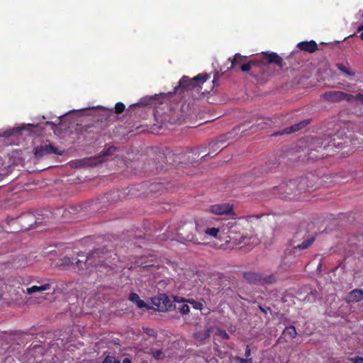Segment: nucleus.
<instances>
[{"label":"nucleus","mask_w":363,"mask_h":363,"mask_svg":"<svg viewBox=\"0 0 363 363\" xmlns=\"http://www.w3.org/2000/svg\"><path fill=\"white\" fill-rule=\"evenodd\" d=\"M111 257V252L105 248L96 249L86 255L83 252L77 254V257L65 256L61 259L60 265L69 266L75 264L80 269H84L89 266L110 267L111 262L108 259Z\"/></svg>","instance_id":"nucleus-1"},{"label":"nucleus","mask_w":363,"mask_h":363,"mask_svg":"<svg viewBox=\"0 0 363 363\" xmlns=\"http://www.w3.org/2000/svg\"><path fill=\"white\" fill-rule=\"evenodd\" d=\"M194 221L200 245L206 244L208 239H221V220L212 216H206L198 218Z\"/></svg>","instance_id":"nucleus-2"},{"label":"nucleus","mask_w":363,"mask_h":363,"mask_svg":"<svg viewBox=\"0 0 363 363\" xmlns=\"http://www.w3.org/2000/svg\"><path fill=\"white\" fill-rule=\"evenodd\" d=\"M308 182L306 177L289 180L275 186L273 194L282 199H298L302 193L309 191Z\"/></svg>","instance_id":"nucleus-3"},{"label":"nucleus","mask_w":363,"mask_h":363,"mask_svg":"<svg viewBox=\"0 0 363 363\" xmlns=\"http://www.w3.org/2000/svg\"><path fill=\"white\" fill-rule=\"evenodd\" d=\"M243 219L235 216L230 219L221 220L220 235L223 234L229 239L226 240V242L232 241L234 245H238L242 241L243 236L241 235V231L243 230V226L241 222Z\"/></svg>","instance_id":"nucleus-4"},{"label":"nucleus","mask_w":363,"mask_h":363,"mask_svg":"<svg viewBox=\"0 0 363 363\" xmlns=\"http://www.w3.org/2000/svg\"><path fill=\"white\" fill-rule=\"evenodd\" d=\"M340 145V143L336 144L335 138L332 139L330 137L324 139L315 138L313 140L309 149L308 159L312 160L323 159L328 155V153L325 152L328 148L339 147Z\"/></svg>","instance_id":"nucleus-5"},{"label":"nucleus","mask_w":363,"mask_h":363,"mask_svg":"<svg viewBox=\"0 0 363 363\" xmlns=\"http://www.w3.org/2000/svg\"><path fill=\"white\" fill-rule=\"evenodd\" d=\"M268 65L263 61L252 60L241 65V71L248 72L250 76L258 82L267 80L269 77Z\"/></svg>","instance_id":"nucleus-6"},{"label":"nucleus","mask_w":363,"mask_h":363,"mask_svg":"<svg viewBox=\"0 0 363 363\" xmlns=\"http://www.w3.org/2000/svg\"><path fill=\"white\" fill-rule=\"evenodd\" d=\"M178 237L185 241L192 242L195 245H200L198 238V233L196 232L195 222H186L177 228Z\"/></svg>","instance_id":"nucleus-7"},{"label":"nucleus","mask_w":363,"mask_h":363,"mask_svg":"<svg viewBox=\"0 0 363 363\" xmlns=\"http://www.w3.org/2000/svg\"><path fill=\"white\" fill-rule=\"evenodd\" d=\"M244 279L250 284H272L277 281L274 274L264 275L261 272L253 271L245 272L242 274Z\"/></svg>","instance_id":"nucleus-8"},{"label":"nucleus","mask_w":363,"mask_h":363,"mask_svg":"<svg viewBox=\"0 0 363 363\" xmlns=\"http://www.w3.org/2000/svg\"><path fill=\"white\" fill-rule=\"evenodd\" d=\"M211 78V74L201 73L190 79L189 77L183 76L179 82V87L182 91L191 90L206 82Z\"/></svg>","instance_id":"nucleus-9"},{"label":"nucleus","mask_w":363,"mask_h":363,"mask_svg":"<svg viewBox=\"0 0 363 363\" xmlns=\"http://www.w3.org/2000/svg\"><path fill=\"white\" fill-rule=\"evenodd\" d=\"M152 308L160 312L169 311L173 308L172 301L165 294H160L151 298Z\"/></svg>","instance_id":"nucleus-10"},{"label":"nucleus","mask_w":363,"mask_h":363,"mask_svg":"<svg viewBox=\"0 0 363 363\" xmlns=\"http://www.w3.org/2000/svg\"><path fill=\"white\" fill-rule=\"evenodd\" d=\"M322 98L329 102H340L346 101L351 102L352 94H347L342 91H328L322 94Z\"/></svg>","instance_id":"nucleus-11"},{"label":"nucleus","mask_w":363,"mask_h":363,"mask_svg":"<svg viewBox=\"0 0 363 363\" xmlns=\"http://www.w3.org/2000/svg\"><path fill=\"white\" fill-rule=\"evenodd\" d=\"M233 208V205L229 203H221L211 205L208 211L217 216H232L233 217L235 216Z\"/></svg>","instance_id":"nucleus-12"},{"label":"nucleus","mask_w":363,"mask_h":363,"mask_svg":"<svg viewBox=\"0 0 363 363\" xmlns=\"http://www.w3.org/2000/svg\"><path fill=\"white\" fill-rule=\"evenodd\" d=\"M35 156L36 157H42L45 155L55 154L57 155H62L63 154V151L59 150L55 146L52 144H44L37 146L35 148L34 152Z\"/></svg>","instance_id":"nucleus-13"},{"label":"nucleus","mask_w":363,"mask_h":363,"mask_svg":"<svg viewBox=\"0 0 363 363\" xmlns=\"http://www.w3.org/2000/svg\"><path fill=\"white\" fill-rule=\"evenodd\" d=\"M174 301L175 303H177L179 306L176 307L175 306H173V308H177L178 311L182 314V315H187L189 314L190 311V308L189 305L187 304L188 301L187 299L179 297V296H174Z\"/></svg>","instance_id":"nucleus-14"},{"label":"nucleus","mask_w":363,"mask_h":363,"mask_svg":"<svg viewBox=\"0 0 363 363\" xmlns=\"http://www.w3.org/2000/svg\"><path fill=\"white\" fill-rule=\"evenodd\" d=\"M160 267L155 263H149L147 262H141L140 272L142 274H150L155 277V274L159 270Z\"/></svg>","instance_id":"nucleus-15"},{"label":"nucleus","mask_w":363,"mask_h":363,"mask_svg":"<svg viewBox=\"0 0 363 363\" xmlns=\"http://www.w3.org/2000/svg\"><path fill=\"white\" fill-rule=\"evenodd\" d=\"M297 48L303 51L313 53L318 50V45L315 40L301 41L297 44Z\"/></svg>","instance_id":"nucleus-16"},{"label":"nucleus","mask_w":363,"mask_h":363,"mask_svg":"<svg viewBox=\"0 0 363 363\" xmlns=\"http://www.w3.org/2000/svg\"><path fill=\"white\" fill-rule=\"evenodd\" d=\"M296 335H297V333H296V328L294 326L286 327L284 330V331L282 333V335L279 337L278 342H279V343L287 342L288 340L286 339V337L289 339H294L296 337Z\"/></svg>","instance_id":"nucleus-17"},{"label":"nucleus","mask_w":363,"mask_h":363,"mask_svg":"<svg viewBox=\"0 0 363 363\" xmlns=\"http://www.w3.org/2000/svg\"><path fill=\"white\" fill-rule=\"evenodd\" d=\"M310 121H311L308 119L302 121H301L298 123H296L291 126L286 128L281 133H274V135H277L283 134V133L289 134V133H294V132L298 131V130L303 128L304 127H306L308 124H309Z\"/></svg>","instance_id":"nucleus-18"},{"label":"nucleus","mask_w":363,"mask_h":363,"mask_svg":"<svg viewBox=\"0 0 363 363\" xmlns=\"http://www.w3.org/2000/svg\"><path fill=\"white\" fill-rule=\"evenodd\" d=\"M363 300V289H353L348 293L346 301L350 302H359Z\"/></svg>","instance_id":"nucleus-19"},{"label":"nucleus","mask_w":363,"mask_h":363,"mask_svg":"<svg viewBox=\"0 0 363 363\" xmlns=\"http://www.w3.org/2000/svg\"><path fill=\"white\" fill-rule=\"evenodd\" d=\"M264 56L267 60L266 64L268 65L272 63H274L279 66V68L283 67V60L276 52L266 53Z\"/></svg>","instance_id":"nucleus-20"},{"label":"nucleus","mask_w":363,"mask_h":363,"mask_svg":"<svg viewBox=\"0 0 363 363\" xmlns=\"http://www.w3.org/2000/svg\"><path fill=\"white\" fill-rule=\"evenodd\" d=\"M128 299L134 303L139 308H146L147 310L151 308L143 300L140 299V296L136 293H130Z\"/></svg>","instance_id":"nucleus-21"},{"label":"nucleus","mask_w":363,"mask_h":363,"mask_svg":"<svg viewBox=\"0 0 363 363\" xmlns=\"http://www.w3.org/2000/svg\"><path fill=\"white\" fill-rule=\"evenodd\" d=\"M51 288L52 284L50 283H45L41 286H33L27 288L26 293L30 295L35 292H43L44 291L50 290Z\"/></svg>","instance_id":"nucleus-22"},{"label":"nucleus","mask_w":363,"mask_h":363,"mask_svg":"<svg viewBox=\"0 0 363 363\" xmlns=\"http://www.w3.org/2000/svg\"><path fill=\"white\" fill-rule=\"evenodd\" d=\"M246 60V56H243L240 53L235 54L233 60H231L230 58L228 59V61L230 62V69H235L237 65H240L241 67V65L244 64L243 62Z\"/></svg>","instance_id":"nucleus-23"},{"label":"nucleus","mask_w":363,"mask_h":363,"mask_svg":"<svg viewBox=\"0 0 363 363\" xmlns=\"http://www.w3.org/2000/svg\"><path fill=\"white\" fill-rule=\"evenodd\" d=\"M314 240H315L314 238H308L307 240H304L301 244H298L296 245H294V247L295 249H298V250L307 249L313 243Z\"/></svg>","instance_id":"nucleus-24"},{"label":"nucleus","mask_w":363,"mask_h":363,"mask_svg":"<svg viewBox=\"0 0 363 363\" xmlns=\"http://www.w3.org/2000/svg\"><path fill=\"white\" fill-rule=\"evenodd\" d=\"M337 69L340 70L342 72L345 74L347 76L350 77H354L355 75V72L350 70L349 68H347L344 64L340 63L336 65Z\"/></svg>","instance_id":"nucleus-25"},{"label":"nucleus","mask_w":363,"mask_h":363,"mask_svg":"<svg viewBox=\"0 0 363 363\" xmlns=\"http://www.w3.org/2000/svg\"><path fill=\"white\" fill-rule=\"evenodd\" d=\"M186 301H188V303H190L194 309L201 311L203 308L202 302L195 301L193 298H188Z\"/></svg>","instance_id":"nucleus-26"},{"label":"nucleus","mask_w":363,"mask_h":363,"mask_svg":"<svg viewBox=\"0 0 363 363\" xmlns=\"http://www.w3.org/2000/svg\"><path fill=\"white\" fill-rule=\"evenodd\" d=\"M101 363H121V362L114 356L107 355Z\"/></svg>","instance_id":"nucleus-27"},{"label":"nucleus","mask_w":363,"mask_h":363,"mask_svg":"<svg viewBox=\"0 0 363 363\" xmlns=\"http://www.w3.org/2000/svg\"><path fill=\"white\" fill-rule=\"evenodd\" d=\"M125 106L123 103L118 102L116 104V106H115V113L116 114L122 113L125 111Z\"/></svg>","instance_id":"nucleus-28"},{"label":"nucleus","mask_w":363,"mask_h":363,"mask_svg":"<svg viewBox=\"0 0 363 363\" xmlns=\"http://www.w3.org/2000/svg\"><path fill=\"white\" fill-rule=\"evenodd\" d=\"M216 335H219L223 340H229L230 336L225 330L217 328Z\"/></svg>","instance_id":"nucleus-29"},{"label":"nucleus","mask_w":363,"mask_h":363,"mask_svg":"<svg viewBox=\"0 0 363 363\" xmlns=\"http://www.w3.org/2000/svg\"><path fill=\"white\" fill-rule=\"evenodd\" d=\"M353 101H358L360 104H363V94L359 93L356 95H352L351 102Z\"/></svg>","instance_id":"nucleus-30"},{"label":"nucleus","mask_w":363,"mask_h":363,"mask_svg":"<svg viewBox=\"0 0 363 363\" xmlns=\"http://www.w3.org/2000/svg\"><path fill=\"white\" fill-rule=\"evenodd\" d=\"M143 330L144 333L146 335H147L148 336L156 337V335H157V332L153 329L143 328Z\"/></svg>","instance_id":"nucleus-31"},{"label":"nucleus","mask_w":363,"mask_h":363,"mask_svg":"<svg viewBox=\"0 0 363 363\" xmlns=\"http://www.w3.org/2000/svg\"><path fill=\"white\" fill-rule=\"evenodd\" d=\"M348 360L352 363H363V357L359 356L355 357H350L348 358Z\"/></svg>","instance_id":"nucleus-32"},{"label":"nucleus","mask_w":363,"mask_h":363,"mask_svg":"<svg viewBox=\"0 0 363 363\" xmlns=\"http://www.w3.org/2000/svg\"><path fill=\"white\" fill-rule=\"evenodd\" d=\"M219 77H220V74L219 72H216L214 74V76H213V79L212 80V83L213 84V86H218V80L219 79Z\"/></svg>","instance_id":"nucleus-33"},{"label":"nucleus","mask_w":363,"mask_h":363,"mask_svg":"<svg viewBox=\"0 0 363 363\" xmlns=\"http://www.w3.org/2000/svg\"><path fill=\"white\" fill-rule=\"evenodd\" d=\"M162 352L161 350H153L152 352V356L156 359H159L160 357H161V355H162Z\"/></svg>","instance_id":"nucleus-34"},{"label":"nucleus","mask_w":363,"mask_h":363,"mask_svg":"<svg viewBox=\"0 0 363 363\" xmlns=\"http://www.w3.org/2000/svg\"><path fill=\"white\" fill-rule=\"evenodd\" d=\"M245 354L246 357H249L251 354V350L249 345H247L245 347Z\"/></svg>","instance_id":"nucleus-35"},{"label":"nucleus","mask_w":363,"mask_h":363,"mask_svg":"<svg viewBox=\"0 0 363 363\" xmlns=\"http://www.w3.org/2000/svg\"><path fill=\"white\" fill-rule=\"evenodd\" d=\"M235 359L238 361L240 363H245L246 362V359H244L242 357H235Z\"/></svg>","instance_id":"nucleus-36"},{"label":"nucleus","mask_w":363,"mask_h":363,"mask_svg":"<svg viewBox=\"0 0 363 363\" xmlns=\"http://www.w3.org/2000/svg\"><path fill=\"white\" fill-rule=\"evenodd\" d=\"M123 363H132L131 360L129 358H125L123 360Z\"/></svg>","instance_id":"nucleus-37"},{"label":"nucleus","mask_w":363,"mask_h":363,"mask_svg":"<svg viewBox=\"0 0 363 363\" xmlns=\"http://www.w3.org/2000/svg\"><path fill=\"white\" fill-rule=\"evenodd\" d=\"M245 363H252V359L247 357Z\"/></svg>","instance_id":"nucleus-38"},{"label":"nucleus","mask_w":363,"mask_h":363,"mask_svg":"<svg viewBox=\"0 0 363 363\" xmlns=\"http://www.w3.org/2000/svg\"><path fill=\"white\" fill-rule=\"evenodd\" d=\"M362 30H363V24L362 26H359L357 28L358 32H360Z\"/></svg>","instance_id":"nucleus-39"},{"label":"nucleus","mask_w":363,"mask_h":363,"mask_svg":"<svg viewBox=\"0 0 363 363\" xmlns=\"http://www.w3.org/2000/svg\"><path fill=\"white\" fill-rule=\"evenodd\" d=\"M209 336V333H208V331H206L204 335H203V337L206 338V337H208Z\"/></svg>","instance_id":"nucleus-40"},{"label":"nucleus","mask_w":363,"mask_h":363,"mask_svg":"<svg viewBox=\"0 0 363 363\" xmlns=\"http://www.w3.org/2000/svg\"><path fill=\"white\" fill-rule=\"evenodd\" d=\"M259 308H260V310H261L263 313H267V311H266L264 308H262V307H261V306H259Z\"/></svg>","instance_id":"nucleus-41"},{"label":"nucleus","mask_w":363,"mask_h":363,"mask_svg":"<svg viewBox=\"0 0 363 363\" xmlns=\"http://www.w3.org/2000/svg\"><path fill=\"white\" fill-rule=\"evenodd\" d=\"M219 143H220V142H218V143H213V144H212V145H211V147H213L214 146H217V145H219Z\"/></svg>","instance_id":"nucleus-42"},{"label":"nucleus","mask_w":363,"mask_h":363,"mask_svg":"<svg viewBox=\"0 0 363 363\" xmlns=\"http://www.w3.org/2000/svg\"><path fill=\"white\" fill-rule=\"evenodd\" d=\"M362 32L361 33L359 37L360 38L363 40V30H362Z\"/></svg>","instance_id":"nucleus-43"},{"label":"nucleus","mask_w":363,"mask_h":363,"mask_svg":"<svg viewBox=\"0 0 363 363\" xmlns=\"http://www.w3.org/2000/svg\"><path fill=\"white\" fill-rule=\"evenodd\" d=\"M167 238L171 239V240H173V239H174V237L171 235V236H168V237H167Z\"/></svg>","instance_id":"nucleus-44"},{"label":"nucleus","mask_w":363,"mask_h":363,"mask_svg":"<svg viewBox=\"0 0 363 363\" xmlns=\"http://www.w3.org/2000/svg\"><path fill=\"white\" fill-rule=\"evenodd\" d=\"M205 92H206V93H209V92H210V91L205 90L203 93L204 94Z\"/></svg>","instance_id":"nucleus-45"},{"label":"nucleus","mask_w":363,"mask_h":363,"mask_svg":"<svg viewBox=\"0 0 363 363\" xmlns=\"http://www.w3.org/2000/svg\"><path fill=\"white\" fill-rule=\"evenodd\" d=\"M86 130H87L89 128L92 127V125H88V126H86Z\"/></svg>","instance_id":"nucleus-46"},{"label":"nucleus","mask_w":363,"mask_h":363,"mask_svg":"<svg viewBox=\"0 0 363 363\" xmlns=\"http://www.w3.org/2000/svg\"><path fill=\"white\" fill-rule=\"evenodd\" d=\"M142 363H147V362L146 360H143Z\"/></svg>","instance_id":"nucleus-47"}]
</instances>
